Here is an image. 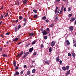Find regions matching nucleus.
<instances>
[{"instance_id":"nucleus-1","label":"nucleus","mask_w":76,"mask_h":76,"mask_svg":"<svg viewBox=\"0 0 76 76\" xmlns=\"http://www.w3.org/2000/svg\"><path fill=\"white\" fill-rule=\"evenodd\" d=\"M29 52H27L26 53H24L23 55V58H25L27 56H28V55L29 54Z\"/></svg>"},{"instance_id":"nucleus-2","label":"nucleus","mask_w":76,"mask_h":76,"mask_svg":"<svg viewBox=\"0 0 76 76\" xmlns=\"http://www.w3.org/2000/svg\"><path fill=\"white\" fill-rule=\"evenodd\" d=\"M55 44H56V41H53L51 44V45L52 47H53V46L55 45Z\"/></svg>"},{"instance_id":"nucleus-3","label":"nucleus","mask_w":76,"mask_h":76,"mask_svg":"<svg viewBox=\"0 0 76 76\" xmlns=\"http://www.w3.org/2000/svg\"><path fill=\"white\" fill-rule=\"evenodd\" d=\"M23 54V52L21 51L20 53L17 56V57H20V56H22V55Z\"/></svg>"},{"instance_id":"nucleus-4","label":"nucleus","mask_w":76,"mask_h":76,"mask_svg":"<svg viewBox=\"0 0 76 76\" xmlns=\"http://www.w3.org/2000/svg\"><path fill=\"white\" fill-rule=\"evenodd\" d=\"M76 19V18H71L70 22H73Z\"/></svg>"},{"instance_id":"nucleus-5","label":"nucleus","mask_w":76,"mask_h":76,"mask_svg":"<svg viewBox=\"0 0 76 76\" xmlns=\"http://www.w3.org/2000/svg\"><path fill=\"white\" fill-rule=\"evenodd\" d=\"M42 33L43 35H46V34H47V33L45 30H44Z\"/></svg>"},{"instance_id":"nucleus-6","label":"nucleus","mask_w":76,"mask_h":76,"mask_svg":"<svg viewBox=\"0 0 76 76\" xmlns=\"http://www.w3.org/2000/svg\"><path fill=\"white\" fill-rule=\"evenodd\" d=\"M27 1H28V0H23V3L24 4H27Z\"/></svg>"},{"instance_id":"nucleus-7","label":"nucleus","mask_w":76,"mask_h":76,"mask_svg":"<svg viewBox=\"0 0 76 76\" xmlns=\"http://www.w3.org/2000/svg\"><path fill=\"white\" fill-rule=\"evenodd\" d=\"M60 61V58L59 56H58L56 58V62L57 63H58V62Z\"/></svg>"},{"instance_id":"nucleus-8","label":"nucleus","mask_w":76,"mask_h":76,"mask_svg":"<svg viewBox=\"0 0 76 76\" xmlns=\"http://www.w3.org/2000/svg\"><path fill=\"white\" fill-rule=\"evenodd\" d=\"M70 73V70H69L68 71H67V72L66 73V76H67L68 75H69V74Z\"/></svg>"},{"instance_id":"nucleus-9","label":"nucleus","mask_w":76,"mask_h":76,"mask_svg":"<svg viewBox=\"0 0 76 76\" xmlns=\"http://www.w3.org/2000/svg\"><path fill=\"white\" fill-rule=\"evenodd\" d=\"M72 55L73 58H75V56H76V54H75V53H72Z\"/></svg>"},{"instance_id":"nucleus-10","label":"nucleus","mask_w":76,"mask_h":76,"mask_svg":"<svg viewBox=\"0 0 76 76\" xmlns=\"http://www.w3.org/2000/svg\"><path fill=\"white\" fill-rule=\"evenodd\" d=\"M19 75V73L18 72H16L14 74V76H16V75Z\"/></svg>"},{"instance_id":"nucleus-11","label":"nucleus","mask_w":76,"mask_h":76,"mask_svg":"<svg viewBox=\"0 0 76 76\" xmlns=\"http://www.w3.org/2000/svg\"><path fill=\"white\" fill-rule=\"evenodd\" d=\"M33 51V47L30 48L29 49V51L30 53H31V52H32Z\"/></svg>"},{"instance_id":"nucleus-12","label":"nucleus","mask_w":76,"mask_h":76,"mask_svg":"<svg viewBox=\"0 0 76 76\" xmlns=\"http://www.w3.org/2000/svg\"><path fill=\"white\" fill-rule=\"evenodd\" d=\"M57 9H58V7H56L55 10V14H56V13H57Z\"/></svg>"},{"instance_id":"nucleus-13","label":"nucleus","mask_w":76,"mask_h":76,"mask_svg":"<svg viewBox=\"0 0 76 76\" xmlns=\"http://www.w3.org/2000/svg\"><path fill=\"white\" fill-rule=\"evenodd\" d=\"M69 29L70 31H73V27L72 26H70L69 27Z\"/></svg>"},{"instance_id":"nucleus-14","label":"nucleus","mask_w":76,"mask_h":76,"mask_svg":"<svg viewBox=\"0 0 76 76\" xmlns=\"http://www.w3.org/2000/svg\"><path fill=\"white\" fill-rule=\"evenodd\" d=\"M35 34V33H31L30 34V36H34Z\"/></svg>"},{"instance_id":"nucleus-15","label":"nucleus","mask_w":76,"mask_h":76,"mask_svg":"<svg viewBox=\"0 0 76 76\" xmlns=\"http://www.w3.org/2000/svg\"><path fill=\"white\" fill-rule=\"evenodd\" d=\"M66 42L68 45H70V42H69V41L68 40H67L66 41Z\"/></svg>"},{"instance_id":"nucleus-16","label":"nucleus","mask_w":76,"mask_h":76,"mask_svg":"<svg viewBox=\"0 0 76 76\" xmlns=\"http://www.w3.org/2000/svg\"><path fill=\"white\" fill-rule=\"evenodd\" d=\"M45 63L46 64H48L50 63V61H45Z\"/></svg>"},{"instance_id":"nucleus-17","label":"nucleus","mask_w":76,"mask_h":76,"mask_svg":"<svg viewBox=\"0 0 76 76\" xmlns=\"http://www.w3.org/2000/svg\"><path fill=\"white\" fill-rule=\"evenodd\" d=\"M23 21H24L25 22H26L27 21V19L26 18H24L23 19Z\"/></svg>"},{"instance_id":"nucleus-18","label":"nucleus","mask_w":76,"mask_h":76,"mask_svg":"<svg viewBox=\"0 0 76 76\" xmlns=\"http://www.w3.org/2000/svg\"><path fill=\"white\" fill-rule=\"evenodd\" d=\"M27 75H29L31 74V72L29 71H28L27 72Z\"/></svg>"},{"instance_id":"nucleus-19","label":"nucleus","mask_w":76,"mask_h":76,"mask_svg":"<svg viewBox=\"0 0 76 76\" xmlns=\"http://www.w3.org/2000/svg\"><path fill=\"white\" fill-rule=\"evenodd\" d=\"M58 18V16H57L56 17V19H55V22H56L57 20V19Z\"/></svg>"},{"instance_id":"nucleus-20","label":"nucleus","mask_w":76,"mask_h":76,"mask_svg":"<svg viewBox=\"0 0 76 76\" xmlns=\"http://www.w3.org/2000/svg\"><path fill=\"white\" fill-rule=\"evenodd\" d=\"M36 71V70H35V69H33L32 71V73H35Z\"/></svg>"},{"instance_id":"nucleus-21","label":"nucleus","mask_w":76,"mask_h":76,"mask_svg":"<svg viewBox=\"0 0 76 76\" xmlns=\"http://www.w3.org/2000/svg\"><path fill=\"white\" fill-rule=\"evenodd\" d=\"M36 43V40H34V41L33 42L31 43L32 45H34V44H35Z\"/></svg>"},{"instance_id":"nucleus-22","label":"nucleus","mask_w":76,"mask_h":76,"mask_svg":"<svg viewBox=\"0 0 76 76\" xmlns=\"http://www.w3.org/2000/svg\"><path fill=\"white\" fill-rule=\"evenodd\" d=\"M63 9H61V11L59 12L60 14H61V15H62V13H63Z\"/></svg>"},{"instance_id":"nucleus-23","label":"nucleus","mask_w":76,"mask_h":76,"mask_svg":"<svg viewBox=\"0 0 76 76\" xmlns=\"http://www.w3.org/2000/svg\"><path fill=\"white\" fill-rule=\"evenodd\" d=\"M19 39V38H16L15 39L13 40V41L15 42L18 41Z\"/></svg>"},{"instance_id":"nucleus-24","label":"nucleus","mask_w":76,"mask_h":76,"mask_svg":"<svg viewBox=\"0 0 76 76\" xmlns=\"http://www.w3.org/2000/svg\"><path fill=\"white\" fill-rule=\"evenodd\" d=\"M51 51H52V48L50 47L49 49V52H51Z\"/></svg>"},{"instance_id":"nucleus-25","label":"nucleus","mask_w":76,"mask_h":76,"mask_svg":"<svg viewBox=\"0 0 76 76\" xmlns=\"http://www.w3.org/2000/svg\"><path fill=\"white\" fill-rule=\"evenodd\" d=\"M8 13H6L4 17H7V16H8Z\"/></svg>"},{"instance_id":"nucleus-26","label":"nucleus","mask_w":76,"mask_h":76,"mask_svg":"<svg viewBox=\"0 0 76 76\" xmlns=\"http://www.w3.org/2000/svg\"><path fill=\"white\" fill-rule=\"evenodd\" d=\"M62 69L63 70H66V68L64 66L63 67H62Z\"/></svg>"},{"instance_id":"nucleus-27","label":"nucleus","mask_w":76,"mask_h":76,"mask_svg":"<svg viewBox=\"0 0 76 76\" xmlns=\"http://www.w3.org/2000/svg\"><path fill=\"white\" fill-rule=\"evenodd\" d=\"M71 7H69L68 10V12H70L71 11Z\"/></svg>"},{"instance_id":"nucleus-28","label":"nucleus","mask_w":76,"mask_h":76,"mask_svg":"<svg viewBox=\"0 0 76 76\" xmlns=\"http://www.w3.org/2000/svg\"><path fill=\"white\" fill-rule=\"evenodd\" d=\"M47 38H48L47 36H45L44 37V39H47Z\"/></svg>"},{"instance_id":"nucleus-29","label":"nucleus","mask_w":76,"mask_h":76,"mask_svg":"<svg viewBox=\"0 0 76 76\" xmlns=\"http://www.w3.org/2000/svg\"><path fill=\"white\" fill-rule=\"evenodd\" d=\"M72 16V14H69L68 15V17L70 18Z\"/></svg>"},{"instance_id":"nucleus-30","label":"nucleus","mask_w":76,"mask_h":76,"mask_svg":"<svg viewBox=\"0 0 76 76\" xmlns=\"http://www.w3.org/2000/svg\"><path fill=\"white\" fill-rule=\"evenodd\" d=\"M19 19H20V20H21V19H22V16H19Z\"/></svg>"},{"instance_id":"nucleus-31","label":"nucleus","mask_w":76,"mask_h":76,"mask_svg":"<svg viewBox=\"0 0 76 76\" xmlns=\"http://www.w3.org/2000/svg\"><path fill=\"white\" fill-rule=\"evenodd\" d=\"M66 67L67 70H69V68L70 67V66H66Z\"/></svg>"},{"instance_id":"nucleus-32","label":"nucleus","mask_w":76,"mask_h":76,"mask_svg":"<svg viewBox=\"0 0 76 76\" xmlns=\"http://www.w3.org/2000/svg\"><path fill=\"white\" fill-rule=\"evenodd\" d=\"M42 19L43 20H45V19H46V17L45 16H44L42 18Z\"/></svg>"},{"instance_id":"nucleus-33","label":"nucleus","mask_w":76,"mask_h":76,"mask_svg":"<svg viewBox=\"0 0 76 76\" xmlns=\"http://www.w3.org/2000/svg\"><path fill=\"white\" fill-rule=\"evenodd\" d=\"M54 26V24L53 23H52V24H51L50 26V27H53Z\"/></svg>"},{"instance_id":"nucleus-34","label":"nucleus","mask_w":76,"mask_h":76,"mask_svg":"<svg viewBox=\"0 0 76 76\" xmlns=\"http://www.w3.org/2000/svg\"><path fill=\"white\" fill-rule=\"evenodd\" d=\"M37 17H38L37 16V15H35L34 16V18H37Z\"/></svg>"},{"instance_id":"nucleus-35","label":"nucleus","mask_w":76,"mask_h":76,"mask_svg":"<svg viewBox=\"0 0 76 76\" xmlns=\"http://www.w3.org/2000/svg\"><path fill=\"white\" fill-rule=\"evenodd\" d=\"M13 64L14 66H15V67L16 66V62L15 61L13 63Z\"/></svg>"},{"instance_id":"nucleus-36","label":"nucleus","mask_w":76,"mask_h":76,"mask_svg":"<svg viewBox=\"0 0 76 76\" xmlns=\"http://www.w3.org/2000/svg\"><path fill=\"white\" fill-rule=\"evenodd\" d=\"M3 19V15H1V19L2 20Z\"/></svg>"},{"instance_id":"nucleus-37","label":"nucleus","mask_w":76,"mask_h":76,"mask_svg":"<svg viewBox=\"0 0 76 76\" xmlns=\"http://www.w3.org/2000/svg\"><path fill=\"white\" fill-rule=\"evenodd\" d=\"M73 44H75L76 43V40L75 39H73Z\"/></svg>"},{"instance_id":"nucleus-38","label":"nucleus","mask_w":76,"mask_h":76,"mask_svg":"<svg viewBox=\"0 0 76 76\" xmlns=\"http://www.w3.org/2000/svg\"><path fill=\"white\" fill-rule=\"evenodd\" d=\"M33 12H34V13H37V10H33Z\"/></svg>"},{"instance_id":"nucleus-39","label":"nucleus","mask_w":76,"mask_h":76,"mask_svg":"<svg viewBox=\"0 0 76 76\" xmlns=\"http://www.w3.org/2000/svg\"><path fill=\"white\" fill-rule=\"evenodd\" d=\"M20 28H21V26L19 24L18 25V29H20Z\"/></svg>"},{"instance_id":"nucleus-40","label":"nucleus","mask_w":76,"mask_h":76,"mask_svg":"<svg viewBox=\"0 0 76 76\" xmlns=\"http://www.w3.org/2000/svg\"><path fill=\"white\" fill-rule=\"evenodd\" d=\"M15 32H17V31H18V30H17V28L15 27Z\"/></svg>"},{"instance_id":"nucleus-41","label":"nucleus","mask_w":76,"mask_h":76,"mask_svg":"<svg viewBox=\"0 0 76 76\" xmlns=\"http://www.w3.org/2000/svg\"><path fill=\"white\" fill-rule=\"evenodd\" d=\"M68 56H69V57H70V56H71V54H70V53H69L68 54Z\"/></svg>"},{"instance_id":"nucleus-42","label":"nucleus","mask_w":76,"mask_h":76,"mask_svg":"<svg viewBox=\"0 0 76 76\" xmlns=\"http://www.w3.org/2000/svg\"><path fill=\"white\" fill-rule=\"evenodd\" d=\"M37 54V52H34V53L33 54V55L34 56H35Z\"/></svg>"},{"instance_id":"nucleus-43","label":"nucleus","mask_w":76,"mask_h":76,"mask_svg":"<svg viewBox=\"0 0 76 76\" xmlns=\"http://www.w3.org/2000/svg\"><path fill=\"white\" fill-rule=\"evenodd\" d=\"M2 56H3V57H7V55L6 54H4L2 55Z\"/></svg>"},{"instance_id":"nucleus-44","label":"nucleus","mask_w":76,"mask_h":76,"mask_svg":"<svg viewBox=\"0 0 76 76\" xmlns=\"http://www.w3.org/2000/svg\"><path fill=\"white\" fill-rule=\"evenodd\" d=\"M60 0H56V2H57L58 3L59 2Z\"/></svg>"},{"instance_id":"nucleus-45","label":"nucleus","mask_w":76,"mask_h":76,"mask_svg":"<svg viewBox=\"0 0 76 76\" xmlns=\"http://www.w3.org/2000/svg\"><path fill=\"white\" fill-rule=\"evenodd\" d=\"M64 12H66V8L65 7L64 9Z\"/></svg>"},{"instance_id":"nucleus-46","label":"nucleus","mask_w":76,"mask_h":76,"mask_svg":"<svg viewBox=\"0 0 76 76\" xmlns=\"http://www.w3.org/2000/svg\"><path fill=\"white\" fill-rule=\"evenodd\" d=\"M23 73V71H22L20 72V75H22Z\"/></svg>"},{"instance_id":"nucleus-47","label":"nucleus","mask_w":76,"mask_h":76,"mask_svg":"<svg viewBox=\"0 0 76 76\" xmlns=\"http://www.w3.org/2000/svg\"><path fill=\"white\" fill-rule=\"evenodd\" d=\"M17 4L18 6H19V1H17Z\"/></svg>"},{"instance_id":"nucleus-48","label":"nucleus","mask_w":76,"mask_h":76,"mask_svg":"<svg viewBox=\"0 0 76 76\" xmlns=\"http://www.w3.org/2000/svg\"><path fill=\"white\" fill-rule=\"evenodd\" d=\"M47 31H50V29H49V28H48L47 29Z\"/></svg>"},{"instance_id":"nucleus-49","label":"nucleus","mask_w":76,"mask_h":76,"mask_svg":"<svg viewBox=\"0 0 76 76\" xmlns=\"http://www.w3.org/2000/svg\"><path fill=\"white\" fill-rule=\"evenodd\" d=\"M40 47L41 48H42V47H44V45L43 44H41Z\"/></svg>"},{"instance_id":"nucleus-50","label":"nucleus","mask_w":76,"mask_h":76,"mask_svg":"<svg viewBox=\"0 0 76 76\" xmlns=\"http://www.w3.org/2000/svg\"><path fill=\"white\" fill-rule=\"evenodd\" d=\"M45 21L46 22H49V20H48H48H45Z\"/></svg>"},{"instance_id":"nucleus-51","label":"nucleus","mask_w":76,"mask_h":76,"mask_svg":"<svg viewBox=\"0 0 76 76\" xmlns=\"http://www.w3.org/2000/svg\"><path fill=\"white\" fill-rule=\"evenodd\" d=\"M59 62H60V64H61L62 63V61H61V60Z\"/></svg>"},{"instance_id":"nucleus-52","label":"nucleus","mask_w":76,"mask_h":76,"mask_svg":"<svg viewBox=\"0 0 76 76\" xmlns=\"http://www.w3.org/2000/svg\"><path fill=\"white\" fill-rule=\"evenodd\" d=\"M31 62L33 63H34L35 61H33L32 60H31Z\"/></svg>"},{"instance_id":"nucleus-53","label":"nucleus","mask_w":76,"mask_h":76,"mask_svg":"<svg viewBox=\"0 0 76 76\" xmlns=\"http://www.w3.org/2000/svg\"><path fill=\"white\" fill-rule=\"evenodd\" d=\"M18 19H17V20H16L15 22L16 23H17V22H18Z\"/></svg>"},{"instance_id":"nucleus-54","label":"nucleus","mask_w":76,"mask_h":76,"mask_svg":"<svg viewBox=\"0 0 76 76\" xmlns=\"http://www.w3.org/2000/svg\"><path fill=\"white\" fill-rule=\"evenodd\" d=\"M15 69H18V67L16 66V67L15 68Z\"/></svg>"},{"instance_id":"nucleus-55","label":"nucleus","mask_w":76,"mask_h":76,"mask_svg":"<svg viewBox=\"0 0 76 76\" xmlns=\"http://www.w3.org/2000/svg\"><path fill=\"white\" fill-rule=\"evenodd\" d=\"M2 50V48H0V51H1Z\"/></svg>"},{"instance_id":"nucleus-56","label":"nucleus","mask_w":76,"mask_h":76,"mask_svg":"<svg viewBox=\"0 0 76 76\" xmlns=\"http://www.w3.org/2000/svg\"><path fill=\"white\" fill-rule=\"evenodd\" d=\"M24 68H26V65H25L24 66Z\"/></svg>"},{"instance_id":"nucleus-57","label":"nucleus","mask_w":76,"mask_h":76,"mask_svg":"<svg viewBox=\"0 0 76 76\" xmlns=\"http://www.w3.org/2000/svg\"><path fill=\"white\" fill-rule=\"evenodd\" d=\"M22 43V42H19L18 44V45H19V44H21Z\"/></svg>"},{"instance_id":"nucleus-58","label":"nucleus","mask_w":76,"mask_h":76,"mask_svg":"<svg viewBox=\"0 0 76 76\" xmlns=\"http://www.w3.org/2000/svg\"><path fill=\"white\" fill-rule=\"evenodd\" d=\"M3 35H4V34H2L1 35V37H3Z\"/></svg>"},{"instance_id":"nucleus-59","label":"nucleus","mask_w":76,"mask_h":76,"mask_svg":"<svg viewBox=\"0 0 76 76\" xmlns=\"http://www.w3.org/2000/svg\"><path fill=\"white\" fill-rule=\"evenodd\" d=\"M6 35H9V33H6Z\"/></svg>"},{"instance_id":"nucleus-60","label":"nucleus","mask_w":76,"mask_h":76,"mask_svg":"<svg viewBox=\"0 0 76 76\" xmlns=\"http://www.w3.org/2000/svg\"><path fill=\"white\" fill-rule=\"evenodd\" d=\"M2 23V21L0 22V25H1V24Z\"/></svg>"},{"instance_id":"nucleus-61","label":"nucleus","mask_w":76,"mask_h":76,"mask_svg":"<svg viewBox=\"0 0 76 76\" xmlns=\"http://www.w3.org/2000/svg\"><path fill=\"white\" fill-rule=\"evenodd\" d=\"M62 1H67V0H62Z\"/></svg>"},{"instance_id":"nucleus-62","label":"nucleus","mask_w":76,"mask_h":76,"mask_svg":"<svg viewBox=\"0 0 76 76\" xmlns=\"http://www.w3.org/2000/svg\"><path fill=\"white\" fill-rule=\"evenodd\" d=\"M26 25V23H24L23 26H25Z\"/></svg>"},{"instance_id":"nucleus-63","label":"nucleus","mask_w":76,"mask_h":76,"mask_svg":"<svg viewBox=\"0 0 76 76\" xmlns=\"http://www.w3.org/2000/svg\"><path fill=\"white\" fill-rule=\"evenodd\" d=\"M31 67H34V65H32V66H31Z\"/></svg>"},{"instance_id":"nucleus-64","label":"nucleus","mask_w":76,"mask_h":76,"mask_svg":"<svg viewBox=\"0 0 76 76\" xmlns=\"http://www.w3.org/2000/svg\"><path fill=\"white\" fill-rule=\"evenodd\" d=\"M75 24H76V20H75Z\"/></svg>"}]
</instances>
